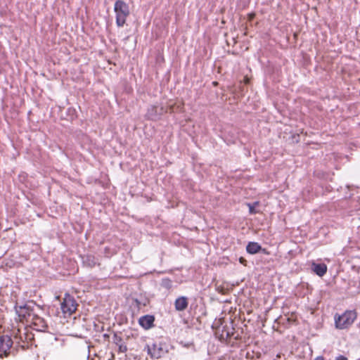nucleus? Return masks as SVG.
<instances>
[{"label":"nucleus","mask_w":360,"mask_h":360,"mask_svg":"<svg viewBox=\"0 0 360 360\" xmlns=\"http://www.w3.org/2000/svg\"><path fill=\"white\" fill-rule=\"evenodd\" d=\"M357 318L354 310H347L342 314H336L334 316L335 326L337 329L344 330L349 328Z\"/></svg>","instance_id":"nucleus-1"},{"label":"nucleus","mask_w":360,"mask_h":360,"mask_svg":"<svg viewBox=\"0 0 360 360\" xmlns=\"http://www.w3.org/2000/svg\"><path fill=\"white\" fill-rule=\"evenodd\" d=\"M114 11L116 14V24L118 27H122L126 22L127 18L129 15L128 4L122 0H117L114 5Z\"/></svg>","instance_id":"nucleus-2"},{"label":"nucleus","mask_w":360,"mask_h":360,"mask_svg":"<svg viewBox=\"0 0 360 360\" xmlns=\"http://www.w3.org/2000/svg\"><path fill=\"white\" fill-rule=\"evenodd\" d=\"M78 304L75 298L68 293H65L60 303V309L64 316H70L77 310Z\"/></svg>","instance_id":"nucleus-3"},{"label":"nucleus","mask_w":360,"mask_h":360,"mask_svg":"<svg viewBox=\"0 0 360 360\" xmlns=\"http://www.w3.org/2000/svg\"><path fill=\"white\" fill-rule=\"evenodd\" d=\"M13 345L11 338L8 335H0V357H6L11 352Z\"/></svg>","instance_id":"nucleus-4"},{"label":"nucleus","mask_w":360,"mask_h":360,"mask_svg":"<svg viewBox=\"0 0 360 360\" xmlns=\"http://www.w3.org/2000/svg\"><path fill=\"white\" fill-rule=\"evenodd\" d=\"M163 108H161L158 110V106L151 105L148 108L147 112L146 114V117L147 119L150 120H158L160 119L161 115L162 114Z\"/></svg>","instance_id":"nucleus-5"},{"label":"nucleus","mask_w":360,"mask_h":360,"mask_svg":"<svg viewBox=\"0 0 360 360\" xmlns=\"http://www.w3.org/2000/svg\"><path fill=\"white\" fill-rule=\"evenodd\" d=\"M31 304H32V302L27 303L23 307H20L19 309L16 308V311L19 316L27 318L28 319H32L34 314L32 313V310L31 309Z\"/></svg>","instance_id":"nucleus-6"},{"label":"nucleus","mask_w":360,"mask_h":360,"mask_svg":"<svg viewBox=\"0 0 360 360\" xmlns=\"http://www.w3.org/2000/svg\"><path fill=\"white\" fill-rule=\"evenodd\" d=\"M147 352L153 359H159L164 354V350L162 347L153 344L152 346L147 345Z\"/></svg>","instance_id":"nucleus-7"},{"label":"nucleus","mask_w":360,"mask_h":360,"mask_svg":"<svg viewBox=\"0 0 360 360\" xmlns=\"http://www.w3.org/2000/svg\"><path fill=\"white\" fill-rule=\"evenodd\" d=\"M155 318L152 315H145L139 320V323L145 329H149L153 326Z\"/></svg>","instance_id":"nucleus-8"},{"label":"nucleus","mask_w":360,"mask_h":360,"mask_svg":"<svg viewBox=\"0 0 360 360\" xmlns=\"http://www.w3.org/2000/svg\"><path fill=\"white\" fill-rule=\"evenodd\" d=\"M188 298L185 296L179 297L174 302L175 309L179 311H184L188 307Z\"/></svg>","instance_id":"nucleus-9"},{"label":"nucleus","mask_w":360,"mask_h":360,"mask_svg":"<svg viewBox=\"0 0 360 360\" xmlns=\"http://www.w3.org/2000/svg\"><path fill=\"white\" fill-rule=\"evenodd\" d=\"M30 321L38 330H44L47 327L46 321L37 315H33Z\"/></svg>","instance_id":"nucleus-10"},{"label":"nucleus","mask_w":360,"mask_h":360,"mask_svg":"<svg viewBox=\"0 0 360 360\" xmlns=\"http://www.w3.org/2000/svg\"><path fill=\"white\" fill-rule=\"evenodd\" d=\"M112 341L118 347V350L120 352L124 353L127 351V347L123 342L122 337L118 335L117 333H114Z\"/></svg>","instance_id":"nucleus-11"},{"label":"nucleus","mask_w":360,"mask_h":360,"mask_svg":"<svg viewBox=\"0 0 360 360\" xmlns=\"http://www.w3.org/2000/svg\"><path fill=\"white\" fill-rule=\"evenodd\" d=\"M312 270L318 276H323L327 271V266L325 264L312 263Z\"/></svg>","instance_id":"nucleus-12"},{"label":"nucleus","mask_w":360,"mask_h":360,"mask_svg":"<svg viewBox=\"0 0 360 360\" xmlns=\"http://www.w3.org/2000/svg\"><path fill=\"white\" fill-rule=\"evenodd\" d=\"M261 250V245L255 242H250L246 247L247 252L252 255L259 252Z\"/></svg>","instance_id":"nucleus-13"},{"label":"nucleus","mask_w":360,"mask_h":360,"mask_svg":"<svg viewBox=\"0 0 360 360\" xmlns=\"http://www.w3.org/2000/svg\"><path fill=\"white\" fill-rule=\"evenodd\" d=\"M18 333L19 338L22 341H24L23 339H25V340H32V334H29L27 332L22 333L20 329L18 330ZM17 335H18V334L15 335V338H17Z\"/></svg>","instance_id":"nucleus-14"},{"label":"nucleus","mask_w":360,"mask_h":360,"mask_svg":"<svg viewBox=\"0 0 360 360\" xmlns=\"http://www.w3.org/2000/svg\"><path fill=\"white\" fill-rule=\"evenodd\" d=\"M258 204H259L258 202H255L253 204H250V203L248 204V206L249 207V212L250 214H255L257 212L255 207V206L258 205Z\"/></svg>","instance_id":"nucleus-15"},{"label":"nucleus","mask_w":360,"mask_h":360,"mask_svg":"<svg viewBox=\"0 0 360 360\" xmlns=\"http://www.w3.org/2000/svg\"><path fill=\"white\" fill-rule=\"evenodd\" d=\"M162 285L167 288H170L172 287V281L169 279H163Z\"/></svg>","instance_id":"nucleus-16"},{"label":"nucleus","mask_w":360,"mask_h":360,"mask_svg":"<svg viewBox=\"0 0 360 360\" xmlns=\"http://www.w3.org/2000/svg\"><path fill=\"white\" fill-rule=\"evenodd\" d=\"M335 360H348L347 358L343 355H339L336 357Z\"/></svg>","instance_id":"nucleus-17"},{"label":"nucleus","mask_w":360,"mask_h":360,"mask_svg":"<svg viewBox=\"0 0 360 360\" xmlns=\"http://www.w3.org/2000/svg\"><path fill=\"white\" fill-rule=\"evenodd\" d=\"M314 360H325L322 356H319L316 357Z\"/></svg>","instance_id":"nucleus-18"},{"label":"nucleus","mask_w":360,"mask_h":360,"mask_svg":"<svg viewBox=\"0 0 360 360\" xmlns=\"http://www.w3.org/2000/svg\"><path fill=\"white\" fill-rule=\"evenodd\" d=\"M255 16V13H250L249 14V19L250 20H252Z\"/></svg>","instance_id":"nucleus-19"},{"label":"nucleus","mask_w":360,"mask_h":360,"mask_svg":"<svg viewBox=\"0 0 360 360\" xmlns=\"http://www.w3.org/2000/svg\"><path fill=\"white\" fill-rule=\"evenodd\" d=\"M240 262L241 263H243V259L242 257L240 259Z\"/></svg>","instance_id":"nucleus-20"}]
</instances>
